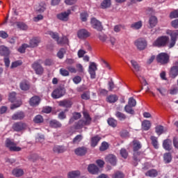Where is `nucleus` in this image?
I'll return each instance as SVG.
<instances>
[{
  "instance_id": "1",
  "label": "nucleus",
  "mask_w": 178,
  "mask_h": 178,
  "mask_svg": "<svg viewBox=\"0 0 178 178\" xmlns=\"http://www.w3.org/2000/svg\"><path fill=\"white\" fill-rule=\"evenodd\" d=\"M83 115L85 120H79L75 125L76 129H83L84 126H90L91 124V117H90V114L86 111H83Z\"/></svg>"
},
{
  "instance_id": "2",
  "label": "nucleus",
  "mask_w": 178,
  "mask_h": 178,
  "mask_svg": "<svg viewBox=\"0 0 178 178\" xmlns=\"http://www.w3.org/2000/svg\"><path fill=\"white\" fill-rule=\"evenodd\" d=\"M48 34H49L51 38L57 41L58 44H60V45H63L64 44H69V39L66 36H63L62 38L59 39V35L57 33L49 31Z\"/></svg>"
},
{
  "instance_id": "3",
  "label": "nucleus",
  "mask_w": 178,
  "mask_h": 178,
  "mask_svg": "<svg viewBox=\"0 0 178 178\" xmlns=\"http://www.w3.org/2000/svg\"><path fill=\"white\" fill-rule=\"evenodd\" d=\"M65 94H66V89L62 86H60L54 90L51 93V97L54 98V99H58L59 98H62Z\"/></svg>"
},
{
  "instance_id": "4",
  "label": "nucleus",
  "mask_w": 178,
  "mask_h": 178,
  "mask_svg": "<svg viewBox=\"0 0 178 178\" xmlns=\"http://www.w3.org/2000/svg\"><path fill=\"white\" fill-rule=\"evenodd\" d=\"M168 41H169V37H159L153 42V47H158V48H161V47H165V45L168 44Z\"/></svg>"
},
{
  "instance_id": "5",
  "label": "nucleus",
  "mask_w": 178,
  "mask_h": 178,
  "mask_svg": "<svg viewBox=\"0 0 178 178\" xmlns=\"http://www.w3.org/2000/svg\"><path fill=\"white\" fill-rule=\"evenodd\" d=\"M6 147L10 149V151H14L15 152H18L19 151H22V148L19 147H17L16 143L13 142V140H10V138H7L6 140Z\"/></svg>"
},
{
  "instance_id": "6",
  "label": "nucleus",
  "mask_w": 178,
  "mask_h": 178,
  "mask_svg": "<svg viewBox=\"0 0 178 178\" xmlns=\"http://www.w3.org/2000/svg\"><path fill=\"white\" fill-rule=\"evenodd\" d=\"M131 63L134 67V73L136 74V76H137L140 83H147L145 79H144V77L138 74V72H140V65H138V64L134 60H131Z\"/></svg>"
},
{
  "instance_id": "7",
  "label": "nucleus",
  "mask_w": 178,
  "mask_h": 178,
  "mask_svg": "<svg viewBox=\"0 0 178 178\" xmlns=\"http://www.w3.org/2000/svg\"><path fill=\"white\" fill-rule=\"evenodd\" d=\"M70 15H72V10L68 9L67 11L57 14V19L61 22H69Z\"/></svg>"
},
{
  "instance_id": "8",
  "label": "nucleus",
  "mask_w": 178,
  "mask_h": 178,
  "mask_svg": "<svg viewBox=\"0 0 178 178\" xmlns=\"http://www.w3.org/2000/svg\"><path fill=\"white\" fill-rule=\"evenodd\" d=\"M157 62L165 65L169 62V56L166 53H161L157 56Z\"/></svg>"
},
{
  "instance_id": "9",
  "label": "nucleus",
  "mask_w": 178,
  "mask_h": 178,
  "mask_svg": "<svg viewBox=\"0 0 178 178\" xmlns=\"http://www.w3.org/2000/svg\"><path fill=\"white\" fill-rule=\"evenodd\" d=\"M97 70V65L95 63L91 62L89 65L88 72L90 75V79H95V72Z\"/></svg>"
},
{
  "instance_id": "10",
  "label": "nucleus",
  "mask_w": 178,
  "mask_h": 178,
  "mask_svg": "<svg viewBox=\"0 0 178 178\" xmlns=\"http://www.w3.org/2000/svg\"><path fill=\"white\" fill-rule=\"evenodd\" d=\"M90 35H91V33L85 29H80L77 32V37L79 40H86V38H88Z\"/></svg>"
},
{
  "instance_id": "11",
  "label": "nucleus",
  "mask_w": 178,
  "mask_h": 178,
  "mask_svg": "<svg viewBox=\"0 0 178 178\" xmlns=\"http://www.w3.org/2000/svg\"><path fill=\"white\" fill-rule=\"evenodd\" d=\"M90 23L93 29H95V30H97V31H102V29L104 28L102 27V24H101V22H99L95 18H92Z\"/></svg>"
},
{
  "instance_id": "12",
  "label": "nucleus",
  "mask_w": 178,
  "mask_h": 178,
  "mask_svg": "<svg viewBox=\"0 0 178 178\" xmlns=\"http://www.w3.org/2000/svg\"><path fill=\"white\" fill-rule=\"evenodd\" d=\"M135 45L137 47L138 49H140V51H143V49H145L147 48V40L145 39H138L135 42Z\"/></svg>"
},
{
  "instance_id": "13",
  "label": "nucleus",
  "mask_w": 178,
  "mask_h": 178,
  "mask_svg": "<svg viewBox=\"0 0 178 178\" xmlns=\"http://www.w3.org/2000/svg\"><path fill=\"white\" fill-rule=\"evenodd\" d=\"M171 41L168 45L169 48H173L175 45H176V41H177L178 32L173 31L170 33Z\"/></svg>"
},
{
  "instance_id": "14",
  "label": "nucleus",
  "mask_w": 178,
  "mask_h": 178,
  "mask_svg": "<svg viewBox=\"0 0 178 178\" xmlns=\"http://www.w3.org/2000/svg\"><path fill=\"white\" fill-rule=\"evenodd\" d=\"M34 9L35 12H38V13H43V12H45V10L47 9V4H45L44 2H42L35 5L34 6Z\"/></svg>"
},
{
  "instance_id": "15",
  "label": "nucleus",
  "mask_w": 178,
  "mask_h": 178,
  "mask_svg": "<svg viewBox=\"0 0 178 178\" xmlns=\"http://www.w3.org/2000/svg\"><path fill=\"white\" fill-rule=\"evenodd\" d=\"M178 76V62L175 63V66H173L170 71V77L175 79Z\"/></svg>"
},
{
  "instance_id": "16",
  "label": "nucleus",
  "mask_w": 178,
  "mask_h": 178,
  "mask_svg": "<svg viewBox=\"0 0 178 178\" xmlns=\"http://www.w3.org/2000/svg\"><path fill=\"white\" fill-rule=\"evenodd\" d=\"M33 69L35 70L36 74H42V72H44V68L38 63V62H35L32 65Z\"/></svg>"
},
{
  "instance_id": "17",
  "label": "nucleus",
  "mask_w": 178,
  "mask_h": 178,
  "mask_svg": "<svg viewBox=\"0 0 178 178\" xmlns=\"http://www.w3.org/2000/svg\"><path fill=\"white\" fill-rule=\"evenodd\" d=\"M26 127H27L26 124L22 123V122L15 123L13 126V129L15 131H22V130H24V129H26Z\"/></svg>"
},
{
  "instance_id": "18",
  "label": "nucleus",
  "mask_w": 178,
  "mask_h": 178,
  "mask_svg": "<svg viewBox=\"0 0 178 178\" xmlns=\"http://www.w3.org/2000/svg\"><path fill=\"white\" fill-rule=\"evenodd\" d=\"M59 106H63V108H72L73 105V102L70 99H64L58 102Z\"/></svg>"
},
{
  "instance_id": "19",
  "label": "nucleus",
  "mask_w": 178,
  "mask_h": 178,
  "mask_svg": "<svg viewBox=\"0 0 178 178\" xmlns=\"http://www.w3.org/2000/svg\"><path fill=\"white\" fill-rule=\"evenodd\" d=\"M41 99L38 96H33L32 98L30 99L29 104L31 106H37L40 105V102Z\"/></svg>"
},
{
  "instance_id": "20",
  "label": "nucleus",
  "mask_w": 178,
  "mask_h": 178,
  "mask_svg": "<svg viewBox=\"0 0 178 178\" xmlns=\"http://www.w3.org/2000/svg\"><path fill=\"white\" fill-rule=\"evenodd\" d=\"M88 170L91 175H97L99 172V168L95 164H90L88 167Z\"/></svg>"
},
{
  "instance_id": "21",
  "label": "nucleus",
  "mask_w": 178,
  "mask_h": 178,
  "mask_svg": "<svg viewBox=\"0 0 178 178\" xmlns=\"http://www.w3.org/2000/svg\"><path fill=\"white\" fill-rule=\"evenodd\" d=\"M106 162H108V163H111V165H113V166H115L116 165V156L113 154H109L106 157Z\"/></svg>"
},
{
  "instance_id": "22",
  "label": "nucleus",
  "mask_w": 178,
  "mask_h": 178,
  "mask_svg": "<svg viewBox=\"0 0 178 178\" xmlns=\"http://www.w3.org/2000/svg\"><path fill=\"white\" fill-rule=\"evenodd\" d=\"M163 147L166 151H170V149L172 148V140L170 139L165 140L163 143Z\"/></svg>"
},
{
  "instance_id": "23",
  "label": "nucleus",
  "mask_w": 178,
  "mask_h": 178,
  "mask_svg": "<svg viewBox=\"0 0 178 178\" xmlns=\"http://www.w3.org/2000/svg\"><path fill=\"white\" fill-rule=\"evenodd\" d=\"M158 24V18L155 16H151L149 19V25L150 29H154Z\"/></svg>"
},
{
  "instance_id": "24",
  "label": "nucleus",
  "mask_w": 178,
  "mask_h": 178,
  "mask_svg": "<svg viewBox=\"0 0 178 178\" xmlns=\"http://www.w3.org/2000/svg\"><path fill=\"white\" fill-rule=\"evenodd\" d=\"M76 155H79V156H83V155H86L87 152V148L84 147H78L74 151Z\"/></svg>"
},
{
  "instance_id": "25",
  "label": "nucleus",
  "mask_w": 178,
  "mask_h": 178,
  "mask_svg": "<svg viewBox=\"0 0 178 178\" xmlns=\"http://www.w3.org/2000/svg\"><path fill=\"white\" fill-rule=\"evenodd\" d=\"M101 136L97 135L95 136H93L91 138V147H97V145H98V143H99V141H101Z\"/></svg>"
},
{
  "instance_id": "26",
  "label": "nucleus",
  "mask_w": 178,
  "mask_h": 178,
  "mask_svg": "<svg viewBox=\"0 0 178 178\" xmlns=\"http://www.w3.org/2000/svg\"><path fill=\"white\" fill-rule=\"evenodd\" d=\"M10 54V51H9V48L5 46H0V54L3 56H8Z\"/></svg>"
},
{
  "instance_id": "27",
  "label": "nucleus",
  "mask_w": 178,
  "mask_h": 178,
  "mask_svg": "<svg viewBox=\"0 0 178 178\" xmlns=\"http://www.w3.org/2000/svg\"><path fill=\"white\" fill-rule=\"evenodd\" d=\"M38 44H40V38H33L30 40L29 47L31 48H35V47H38Z\"/></svg>"
},
{
  "instance_id": "28",
  "label": "nucleus",
  "mask_w": 178,
  "mask_h": 178,
  "mask_svg": "<svg viewBox=\"0 0 178 178\" xmlns=\"http://www.w3.org/2000/svg\"><path fill=\"white\" fill-rule=\"evenodd\" d=\"M13 176H15V177H20V176L24 175V171L21 168H15L13 170Z\"/></svg>"
},
{
  "instance_id": "29",
  "label": "nucleus",
  "mask_w": 178,
  "mask_h": 178,
  "mask_svg": "<svg viewBox=\"0 0 178 178\" xmlns=\"http://www.w3.org/2000/svg\"><path fill=\"white\" fill-rule=\"evenodd\" d=\"M151 128V122L149 120H145L143 122H142V129L143 130H145V131L149 130Z\"/></svg>"
},
{
  "instance_id": "30",
  "label": "nucleus",
  "mask_w": 178,
  "mask_h": 178,
  "mask_svg": "<svg viewBox=\"0 0 178 178\" xmlns=\"http://www.w3.org/2000/svg\"><path fill=\"white\" fill-rule=\"evenodd\" d=\"M112 5V1L111 0H104L101 3V8L102 9H108V8H111V6Z\"/></svg>"
},
{
  "instance_id": "31",
  "label": "nucleus",
  "mask_w": 178,
  "mask_h": 178,
  "mask_svg": "<svg viewBox=\"0 0 178 178\" xmlns=\"http://www.w3.org/2000/svg\"><path fill=\"white\" fill-rule=\"evenodd\" d=\"M19 87L23 91H27L30 88V84L27 81H22L20 83Z\"/></svg>"
},
{
  "instance_id": "32",
  "label": "nucleus",
  "mask_w": 178,
  "mask_h": 178,
  "mask_svg": "<svg viewBox=\"0 0 178 178\" xmlns=\"http://www.w3.org/2000/svg\"><path fill=\"white\" fill-rule=\"evenodd\" d=\"M81 172L79 170H74V171H71L70 172H68L67 174V177L68 178H76V177H79V176H80Z\"/></svg>"
},
{
  "instance_id": "33",
  "label": "nucleus",
  "mask_w": 178,
  "mask_h": 178,
  "mask_svg": "<svg viewBox=\"0 0 178 178\" xmlns=\"http://www.w3.org/2000/svg\"><path fill=\"white\" fill-rule=\"evenodd\" d=\"M118 96L115 95H111L107 97L106 101L107 102H109V104H115L116 101H118Z\"/></svg>"
},
{
  "instance_id": "34",
  "label": "nucleus",
  "mask_w": 178,
  "mask_h": 178,
  "mask_svg": "<svg viewBox=\"0 0 178 178\" xmlns=\"http://www.w3.org/2000/svg\"><path fill=\"white\" fill-rule=\"evenodd\" d=\"M131 29L134 30H140L143 27V22L138 21L137 22H134L131 25Z\"/></svg>"
},
{
  "instance_id": "35",
  "label": "nucleus",
  "mask_w": 178,
  "mask_h": 178,
  "mask_svg": "<svg viewBox=\"0 0 178 178\" xmlns=\"http://www.w3.org/2000/svg\"><path fill=\"white\" fill-rule=\"evenodd\" d=\"M24 118V113L23 112L16 113L13 115V120H20Z\"/></svg>"
},
{
  "instance_id": "36",
  "label": "nucleus",
  "mask_w": 178,
  "mask_h": 178,
  "mask_svg": "<svg viewBox=\"0 0 178 178\" xmlns=\"http://www.w3.org/2000/svg\"><path fill=\"white\" fill-rule=\"evenodd\" d=\"M54 152H56L57 154H62V152H65V149L63 146H54L53 148Z\"/></svg>"
},
{
  "instance_id": "37",
  "label": "nucleus",
  "mask_w": 178,
  "mask_h": 178,
  "mask_svg": "<svg viewBox=\"0 0 178 178\" xmlns=\"http://www.w3.org/2000/svg\"><path fill=\"white\" fill-rule=\"evenodd\" d=\"M146 176H149V177H156L158 176V172L156 170H149L145 173Z\"/></svg>"
},
{
  "instance_id": "38",
  "label": "nucleus",
  "mask_w": 178,
  "mask_h": 178,
  "mask_svg": "<svg viewBox=\"0 0 178 178\" xmlns=\"http://www.w3.org/2000/svg\"><path fill=\"white\" fill-rule=\"evenodd\" d=\"M163 159L165 163H170L172 162V154L170 153L164 154Z\"/></svg>"
},
{
  "instance_id": "39",
  "label": "nucleus",
  "mask_w": 178,
  "mask_h": 178,
  "mask_svg": "<svg viewBox=\"0 0 178 178\" xmlns=\"http://www.w3.org/2000/svg\"><path fill=\"white\" fill-rule=\"evenodd\" d=\"M81 118V114L80 113H74L72 114V118L70 120V123H73L74 120H77Z\"/></svg>"
},
{
  "instance_id": "40",
  "label": "nucleus",
  "mask_w": 178,
  "mask_h": 178,
  "mask_svg": "<svg viewBox=\"0 0 178 178\" xmlns=\"http://www.w3.org/2000/svg\"><path fill=\"white\" fill-rule=\"evenodd\" d=\"M51 127H60L62 126V124H60V122H59V121L56 120H52L51 121H50L49 123Z\"/></svg>"
},
{
  "instance_id": "41",
  "label": "nucleus",
  "mask_w": 178,
  "mask_h": 178,
  "mask_svg": "<svg viewBox=\"0 0 178 178\" xmlns=\"http://www.w3.org/2000/svg\"><path fill=\"white\" fill-rule=\"evenodd\" d=\"M151 140L153 147H154L156 149H158L159 148V145L158 144V138L155 136H152Z\"/></svg>"
},
{
  "instance_id": "42",
  "label": "nucleus",
  "mask_w": 178,
  "mask_h": 178,
  "mask_svg": "<svg viewBox=\"0 0 178 178\" xmlns=\"http://www.w3.org/2000/svg\"><path fill=\"white\" fill-rule=\"evenodd\" d=\"M115 116L117 118V119H118L119 120H125L126 119V115H124V113L120 112V111H117L115 113Z\"/></svg>"
},
{
  "instance_id": "43",
  "label": "nucleus",
  "mask_w": 178,
  "mask_h": 178,
  "mask_svg": "<svg viewBox=\"0 0 178 178\" xmlns=\"http://www.w3.org/2000/svg\"><path fill=\"white\" fill-rule=\"evenodd\" d=\"M99 40H100V41H102V42L109 43V38H108V36H106V35L104 33H101L99 35Z\"/></svg>"
},
{
  "instance_id": "44",
  "label": "nucleus",
  "mask_w": 178,
  "mask_h": 178,
  "mask_svg": "<svg viewBox=\"0 0 178 178\" xmlns=\"http://www.w3.org/2000/svg\"><path fill=\"white\" fill-rule=\"evenodd\" d=\"M141 148V144L138 140H134V152L138 151Z\"/></svg>"
},
{
  "instance_id": "45",
  "label": "nucleus",
  "mask_w": 178,
  "mask_h": 178,
  "mask_svg": "<svg viewBox=\"0 0 178 178\" xmlns=\"http://www.w3.org/2000/svg\"><path fill=\"white\" fill-rule=\"evenodd\" d=\"M131 106L126 105L124 107V111L127 113H129V115H134V110L131 108Z\"/></svg>"
},
{
  "instance_id": "46",
  "label": "nucleus",
  "mask_w": 178,
  "mask_h": 178,
  "mask_svg": "<svg viewBox=\"0 0 178 178\" xmlns=\"http://www.w3.org/2000/svg\"><path fill=\"white\" fill-rule=\"evenodd\" d=\"M66 54V49H60L58 52L57 53V56L59 59H63V56Z\"/></svg>"
},
{
  "instance_id": "47",
  "label": "nucleus",
  "mask_w": 178,
  "mask_h": 178,
  "mask_svg": "<svg viewBox=\"0 0 178 178\" xmlns=\"http://www.w3.org/2000/svg\"><path fill=\"white\" fill-rule=\"evenodd\" d=\"M17 26L20 30H27V29H29V26L23 22H17Z\"/></svg>"
},
{
  "instance_id": "48",
  "label": "nucleus",
  "mask_w": 178,
  "mask_h": 178,
  "mask_svg": "<svg viewBox=\"0 0 178 178\" xmlns=\"http://www.w3.org/2000/svg\"><path fill=\"white\" fill-rule=\"evenodd\" d=\"M108 123L109 126H111V127H116V125L118 124V121H116L113 118H109L108 120Z\"/></svg>"
},
{
  "instance_id": "49",
  "label": "nucleus",
  "mask_w": 178,
  "mask_h": 178,
  "mask_svg": "<svg viewBox=\"0 0 178 178\" xmlns=\"http://www.w3.org/2000/svg\"><path fill=\"white\" fill-rule=\"evenodd\" d=\"M109 148V144L106 142H103L99 147L100 151H106Z\"/></svg>"
},
{
  "instance_id": "50",
  "label": "nucleus",
  "mask_w": 178,
  "mask_h": 178,
  "mask_svg": "<svg viewBox=\"0 0 178 178\" xmlns=\"http://www.w3.org/2000/svg\"><path fill=\"white\" fill-rule=\"evenodd\" d=\"M33 122H35V123H42V122H44V118H42V116L38 115L35 117Z\"/></svg>"
},
{
  "instance_id": "51",
  "label": "nucleus",
  "mask_w": 178,
  "mask_h": 178,
  "mask_svg": "<svg viewBox=\"0 0 178 178\" xmlns=\"http://www.w3.org/2000/svg\"><path fill=\"white\" fill-rule=\"evenodd\" d=\"M136 105H137V102H136V99H134L133 97H130L129 99L128 106L134 107Z\"/></svg>"
},
{
  "instance_id": "52",
  "label": "nucleus",
  "mask_w": 178,
  "mask_h": 178,
  "mask_svg": "<svg viewBox=\"0 0 178 178\" xmlns=\"http://www.w3.org/2000/svg\"><path fill=\"white\" fill-rule=\"evenodd\" d=\"M8 99L9 101H10V102H15V101L16 100V92H11L9 94Z\"/></svg>"
},
{
  "instance_id": "53",
  "label": "nucleus",
  "mask_w": 178,
  "mask_h": 178,
  "mask_svg": "<svg viewBox=\"0 0 178 178\" xmlns=\"http://www.w3.org/2000/svg\"><path fill=\"white\" fill-rule=\"evenodd\" d=\"M156 133L159 136H161V134H162V133H163V127L161 126V125L156 127Z\"/></svg>"
},
{
  "instance_id": "54",
  "label": "nucleus",
  "mask_w": 178,
  "mask_h": 178,
  "mask_svg": "<svg viewBox=\"0 0 178 178\" xmlns=\"http://www.w3.org/2000/svg\"><path fill=\"white\" fill-rule=\"evenodd\" d=\"M29 44H24L22 45V47H20L18 49L19 52H20L21 54H24L25 51H26V48H29Z\"/></svg>"
},
{
  "instance_id": "55",
  "label": "nucleus",
  "mask_w": 178,
  "mask_h": 178,
  "mask_svg": "<svg viewBox=\"0 0 178 178\" xmlns=\"http://www.w3.org/2000/svg\"><path fill=\"white\" fill-rule=\"evenodd\" d=\"M81 140H83V136L81 135H78L76 136L74 140H73V143L74 144H79V143H80V141H81Z\"/></svg>"
},
{
  "instance_id": "56",
  "label": "nucleus",
  "mask_w": 178,
  "mask_h": 178,
  "mask_svg": "<svg viewBox=\"0 0 178 178\" xmlns=\"http://www.w3.org/2000/svg\"><path fill=\"white\" fill-rule=\"evenodd\" d=\"M170 19H177L178 17V10H175L170 13Z\"/></svg>"
},
{
  "instance_id": "57",
  "label": "nucleus",
  "mask_w": 178,
  "mask_h": 178,
  "mask_svg": "<svg viewBox=\"0 0 178 178\" xmlns=\"http://www.w3.org/2000/svg\"><path fill=\"white\" fill-rule=\"evenodd\" d=\"M81 20L82 22H87V19L88 17V14L87 13H81Z\"/></svg>"
},
{
  "instance_id": "58",
  "label": "nucleus",
  "mask_w": 178,
  "mask_h": 178,
  "mask_svg": "<svg viewBox=\"0 0 178 178\" xmlns=\"http://www.w3.org/2000/svg\"><path fill=\"white\" fill-rule=\"evenodd\" d=\"M60 74H61V76H69V71H67L65 68H61L60 70Z\"/></svg>"
},
{
  "instance_id": "59",
  "label": "nucleus",
  "mask_w": 178,
  "mask_h": 178,
  "mask_svg": "<svg viewBox=\"0 0 178 178\" xmlns=\"http://www.w3.org/2000/svg\"><path fill=\"white\" fill-rule=\"evenodd\" d=\"M86 54H87V52L84 49H79L78 51L77 55L79 58H83Z\"/></svg>"
},
{
  "instance_id": "60",
  "label": "nucleus",
  "mask_w": 178,
  "mask_h": 178,
  "mask_svg": "<svg viewBox=\"0 0 178 178\" xmlns=\"http://www.w3.org/2000/svg\"><path fill=\"white\" fill-rule=\"evenodd\" d=\"M124 175L121 172H117L113 175V178H123Z\"/></svg>"
},
{
  "instance_id": "61",
  "label": "nucleus",
  "mask_w": 178,
  "mask_h": 178,
  "mask_svg": "<svg viewBox=\"0 0 178 178\" xmlns=\"http://www.w3.org/2000/svg\"><path fill=\"white\" fill-rule=\"evenodd\" d=\"M72 80L74 84H79V83H81V77L79 76L74 77Z\"/></svg>"
},
{
  "instance_id": "62",
  "label": "nucleus",
  "mask_w": 178,
  "mask_h": 178,
  "mask_svg": "<svg viewBox=\"0 0 178 178\" xmlns=\"http://www.w3.org/2000/svg\"><path fill=\"white\" fill-rule=\"evenodd\" d=\"M120 155L121 156H122V158L126 159V158H127L128 156L127 151L125 149H122L120 150Z\"/></svg>"
},
{
  "instance_id": "63",
  "label": "nucleus",
  "mask_w": 178,
  "mask_h": 178,
  "mask_svg": "<svg viewBox=\"0 0 178 178\" xmlns=\"http://www.w3.org/2000/svg\"><path fill=\"white\" fill-rule=\"evenodd\" d=\"M82 99H90V92H85L81 95Z\"/></svg>"
},
{
  "instance_id": "64",
  "label": "nucleus",
  "mask_w": 178,
  "mask_h": 178,
  "mask_svg": "<svg viewBox=\"0 0 178 178\" xmlns=\"http://www.w3.org/2000/svg\"><path fill=\"white\" fill-rule=\"evenodd\" d=\"M171 26L174 29H178V19L172 20L171 22Z\"/></svg>"
}]
</instances>
